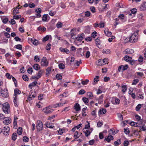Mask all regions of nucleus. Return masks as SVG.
I'll return each instance as SVG.
<instances>
[{"label": "nucleus", "mask_w": 146, "mask_h": 146, "mask_svg": "<svg viewBox=\"0 0 146 146\" xmlns=\"http://www.w3.org/2000/svg\"><path fill=\"white\" fill-rule=\"evenodd\" d=\"M140 9L141 11L146 10V2L143 3L141 5Z\"/></svg>", "instance_id": "nucleus-14"}, {"label": "nucleus", "mask_w": 146, "mask_h": 146, "mask_svg": "<svg viewBox=\"0 0 146 146\" xmlns=\"http://www.w3.org/2000/svg\"><path fill=\"white\" fill-rule=\"evenodd\" d=\"M139 82V80L138 79H135L133 80V82L132 83V85H136Z\"/></svg>", "instance_id": "nucleus-58"}, {"label": "nucleus", "mask_w": 146, "mask_h": 146, "mask_svg": "<svg viewBox=\"0 0 146 146\" xmlns=\"http://www.w3.org/2000/svg\"><path fill=\"white\" fill-rule=\"evenodd\" d=\"M60 50L62 52H65L66 54H68L70 52L66 48H60Z\"/></svg>", "instance_id": "nucleus-20"}, {"label": "nucleus", "mask_w": 146, "mask_h": 146, "mask_svg": "<svg viewBox=\"0 0 146 146\" xmlns=\"http://www.w3.org/2000/svg\"><path fill=\"white\" fill-rule=\"evenodd\" d=\"M1 94L2 96L5 98H7L8 96V91L7 89L2 90L1 91Z\"/></svg>", "instance_id": "nucleus-8"}, {"label": "nucleus", "mask_w": 146, "mask_h": 146, "mask_svg": "<svg viewBox=\"0 0 146 146\" xmlns=\"http://www.w3.org/2000/svg\"><path fill=\"white\" fill-rule=\"evenodd\" d=\"M76 28H74L72 29L70 32V35H75V34L76 33Z\"/></svg>", "instance_id": "nucleus-39"}, {"label": "nucleus", "mask_w": 146, "mask_h": 146, "mask_svg": "<svg viewBox=\"0 0 146 146\" xmlns=\"http://www.w3.org/2000/svg\"><path fill=\"white\" fill-rule=\"evenodd\" d=\"M136 126L139 127L141 131H146V125H145V124H141V125H137Z\"/></svg>", "instance_id": "nucleus-11"}, {"label": "nucleus", "mask_w": 146, "mask_h": 146, "mask_svg": "<svg viewBox=\"0 0 146 146\" xmlns=\"http://www.w3.org/2000/svg\"><path fill=\"white\" fill-rule=\"evenodd\" d=\"M122 88V92L123 93L125 92L127 90V86L126 85H122L121 86Z\"/></svg>", "instance_id": "nucleus-30"}, {"label": "nucleus", "mask_w": 146, "mask_h": 146, "mask_svg": "<svg viewBox=\"0 0 146 146\" xmlns=\"http://www.w3.org/2000/svg\"><path fill=\"white\" fill-rule=\"evenodd\" d=\"M87 95L90 98V99H92V97L93 96V95L92 93L90 92H88L87 93Z\"/></svg>", "instance_id": "nucleus-47"}, {"label": "nucleus", "mask_w": 146, "mask_h": 146, "mask_svg": "<svg viewBox=\"0 0 146 146\" xmlns=\"http://www.w3.org/2000/svg\"><path fill=\"white\" fill-rule=\"evenodd\" d=\"M124 58L125 60L127 62H129L132 59L131 57H129L128 56H125Z\"/></svg>", "instance_id": "nucleus-25"}, {"label": "nucleus", "mask_w": 146, "mask_h": 146, "mask_svg": "<svg viewBox=\"0 0 146 146\" xmlns=\"http://www.w3.org/2000/svg\"><path fill=\"white\" fill-rule=\"evenodd\" d=\"M106 112V110L104 108H102L100 109L99 112V114H105Z\"/></svg>", "instance_id": "nucleus-23"}, {"label": "nucleus", "mask_w": 146, "mask_h": 146, "mask_svg": "<svg viewBox=\"0 0 146 146\" xmlns=\"http://www.w3.org/2000/svg\"><path fill=\"white\" fill-rule=\"evenodd\" d=\"M48 63L46 58L43 57L42 58L41 64L42 66H48Z\"/></svg>", "instance_id": "nucleus-7"}, {"label": "nucleus", "mask_w": 146, "mask_h": 146, "mask_svg": "<svg viewBox=\"0 0 146 146\" xmlns=\"http://www.w3.org/2000/svg\"><path fill=\"white\" fill-rule=\"evenodd\" d=\"M113 137L111 135H109L108 136L105 137L104 141H107L108 142H110L111 140H113Z\"/></svg>", "instance_id": "nucleus-13"}, {"label": "nucleus", "mask_w": 146, "mask_h": 146, "mask_svg": "<svg viewBox=\"0 0 146 146\" xmlns=\"http://www.w3.org/2000/svg\"><path fill=\"white\" fill-rule=\"evenodd\" d=\"M139 31L137 30L131 35L129 40L130 42L133 43L137 42L138 39V35Z\"/></svg>", "instance_id": "nucleus-1"}, {"label": "nucleus", "mask_w": 146, "mask_h": 146, "mask_svg": "<svg viewBox=\"0 0 146 146\" xmlns=\"http://www.w3.org/2000/svg\"><path fill=\"white\" fill-rule=\"evenodd\" d=\"M22 78L25 81H28L29 80L28 77L25 75H24L23 76Z\"/></svg>", "instance_id": "nucleus-49"}, {"label": "nucleus", "mask_w": 146, "mask_h": 146, "mask_svg": "<svg viewBox=\"0 0 146 146\" xmlns=\"http://www.w3.org/2000/svg\"><path fill=\"white\" fill-rule=\"evenodd\" d=\"M36 94L35 93L33 95H30L28 98V100L30 101L33 99L32 98H35L36 97Z\"/></svg>", "instance_id": "nucleus-26"}, {"label": "nucleus", "mask_w": 146, "mask_h": 146, "mask_svg": "<svg viewBox=\"0 0 146 146\" xmlns=\"http://www.w3.org/2000/svg\"><path fill=\"white\" fill-rule=\"evenodd\" d=\"M82 100L86 104L89 105L88 103L89 100L88 98H86L84 97L82 98Z\"/></svg>", "instance_id": "nucleus-31"}, {"label": "nucleus", "mask_w": 146, "mask_h": 146, "mask_svg": "<svg viewBox=\"0 0 146 146\" xmlns=\"http://www.w3.org/2000/svg\"><path fill=\"white\" fill-rule=\"evenodd\" d=\"M56 26L58 28H61L62 26V24L61 22H59L56 25Z\"/></svg>", "instance_id": "nucleus-44"}, {"label": "nucleus", "mask_w": 146, "mask_h": 146, "mask_svg": "<svg viewBox=\"0 0 146 146\" xmlns=\"http://www.w3.org/2000/svg\"><path fill=\"white\" fill-rule=\"evenodd\" d=\"M141 107V105L140 104H138L135 108V110L137 111H139Z\"/></svg>", "instance_id": "nucleus-48"}, {"label": "nucleus", "mask_w": 146, "mask_h": 146, "mask_svg": "<svg viewBox=\"0 0 146 146\" xmlns=\"http://www.w3.org/2000/svg\"><path fill=\"white\" fill-rule=\"evenodd\" d=\"M6 76L8 79H11V77H13L9 73H7Z\"/></svg>", "instance_id": "nucleus-59"}, {"label": "nucleus", "mask_w": 146, "mask_h": 146, "mask_svg": "<svg viewBox=\"0 0 146 146\" xmlns=\"http://www.w3.org/2000/svg\"><path fill=\"white\" fill-rule=\"evenodd\" d=\"M52 69V67H48L46 69V76H48L50 73H51V71Z\"/></svg>", "instance_id": "nucleus-16"}, {"label": "nucleus", "mask_w": 146, "mask_h": 146, "mask_svg": "<svg viewBox=\"0 0 146 146\" xmlns=\"http://www.w3.org/2000/svg\"><path fill=\"white\" fill-rule=\"evenodd\" d=\"M62 106V103H56L55 104L53 105L52 106L53 108H57L58 107H60L61 106Z\"/></svg>", "instance_id": "nucleus-32"}, {"label": "nucleus", "mask_w": 146, "mask_h": 146, "mask_svg": "<svg viewBox=\"0 0 146 146\" xmlns=\"http://www.w3.org/2000/svg\"><path fill=\"white\" fill-rule=\"evenodd\" d=\"M108 58H105L102 60L103 64L104 65L106 64L108 62Z\"/></svg>", "instance_id": "nucleus-52"}, {"label": "nucleus", "mask_w": 146, "mask_h": 146, "mask_svg": "<svg viewBox=\"0 0 146 146\" xmlns=\"http://www.w3.org/2000/svg\"><path fill=\"white\" fill-rule=\"evenodd\" d=\"M97 32L96 31L94 32L92 34V36L94 38H95L97 36Z\"/></svg>", "instance_id": "nucleus-60"}, {"label": "nucleus", "mask_w": 146, "mask_h": 146, "mask_svg": "<svg viewBox=\"0 0 146 146\" xmlns=\"http://www.w3.org/2000/svg\"><path fill=\"white\" fill-rule=\"evenodd\" d=\"M50 123H48V122H46V126L48 128H52L54 127V126L52 125H50Z\"/></svg>", "instance_id": "nucleus-36"}, {"label": "nucleus", "mask_w": 146, "mask_h": 146, "mask_svg": "<svg viewBox=\"0 0 146 146\" xmlns=\"http://www.w3.org/2000/svg\"><path fill=\"white\" fill-rule=\"evenodd\" d=\"M48 15L47 14L44 15L42 17V21H43L45 22L46 21L47 19Z\"/></svg>", "instance_id": "nucleus-37"}, {"label": "nucleus", "mask_w": 146, "mask_h": 146, "mask_svg": "<svg viewBox=\"0 0 146 146\" xmlns=\"http://www.w3.org/2000/svg\"><path fill=\"white\" fill-rule=\"evenodd\" d=\"M2 109L5 114H9L10 112L9 105L7 102L3 104Z\"/></svg>", "instance_id": "nucleus-2"}, {"label": "nucleus", "mask_w": 146, "mask_h": 146, "mask_svg": "<svg viewBox=\"0 0 146 146\" xmlns=\"http://www.w3.org/2000/svg\"><path fill=\"white\" fill-rule=\"evenodd\" d=\"M85 92H86L84 90H83V89H82V90H80L79 91L78 94H80V95H82V94H84L85 93Z\"/></svg>", "instance_id": "nucleus-55"}, {"label": "nucleus", "mask_w": 146, "mask_h": 146, "mask_svg": "<svg viewBox=\"0 0 146 146\" xmlns=\"http://www.w3.org/2000/svg\"><path fill=\"white\" fill-rule=\"evenodd\" d=\"M128 66L127 65H126L125 66L121 65L119 67L118 71L119 72H120V71L125 70L128 68Z\"/></svg>", "instance_id": "nucleus-9"}, {"label": "nucleus", "mask_w": 146, "mask_h": 146, "mask_svg": "<svg viewBox=\"0 0 146 146\" xmlns=\"http://www.w3.org/2000/svg\"><path fill=\"white\" fill-rule=\"evenodd\" d=\"M9 22L11 25L15 24L16 23L15 21L13 19H11L10 21H9Z\"/></svg>", "instance_id": "nucleus-64"}, {"label": "nucleus", "mask_w": 146, "mask_h": 146, "mask_svg": "<svg viewBox=\"0 0 146 146\" xmlns=\"http://www.w3.org/2000/svg\"><path fill=\"white\" fill-rule=\"evenodd\" d=\"M17 135L16 133H13L12 135V139L13 141H15L17 139Z\"/></svg>", "instance_id": "nucleus-45"}, {"label": "nucleus", "mask_w": 146, "mask_h": 146, "mask_svg": "<svg viewBox=\"0 0 146 146\" xmlns=\"http://www.w3.org/2000/svg\"><path fill=\"white\" fill-rule=\"evenodd\" d=\"M49 36L48 35L46 36L45 37L43 38L42 41L45 42L48 40L49 38Z\"/></svg>", "instance_id": "nucleus-54"}, {"label": "nucleus", "mask_w": 146, "mask_h": 146, "mask_svg": "<svg viewBox=\"0 0 146 146\" xmlns=\"http://www.w3.org/2000/svg\"><path fill=\"white\" fill-rule=\"evenodd\" d=\"M104 32L106 35L108 37L110 36L111 35V33L107 30H105Z\"/></svg>", "instance_id": "nucleus-29"}, {"label": "nucleus", "mask_w": 146, "mask_h": 146, "mask_svg": "<svg viewBox=\"0 0 146 146\" xmlns=\"http://www.w3.org/2000/svg\"><path fill=\"white\" fill-rule=\"evenodd\" d=\"M23 141L25 142H27L29 141V138L28 137L26 136H24L23 137Z\"/></svg>", "instance_id": "nucleus-40"}, {"label": "nucleus", "mask_w": 146, "mask_h": 146, "mask_svg": "<svg viewBox=\"0 0 146 146\" xmlns=\"http://www.w3.org/2000/svg\"><path fill=\"white\" fill-rule=\"evenodd\" d=\"M91 115L94 116V118H96V111L95 110L93 111L91 113Z\"/></svg>", "instance_id": "nucleus-57"}, {"label": "nucleus", "mask_w": 146, "mask_h": 146, "mask_svg": "<svg viewBox=\"0 0 146 146\" xmlns=\"http://www.w3.org/2000/svg\"><path fill=\"white\" fill-rule=\"evenodd\" d=\"M22 133V127H19L17 129V133L19 135H21Z\"/></svg>", "instance_id": "nucleus-41"}, {"label": "nucleus", "mask_w": 146, "mask_h": 146, "mask_svg": "<svg viewBox=\"0 0 146 146\" xmlns=\"http://www.w3.org/2000/svg\"><path fill=\"white\" fill-rule=\"evenodd\" d=\"M118 18L120 19H123L124 18V15L123 14H120L119 15Z\"/></svg>", "instance_id": "nucleus-63"}, {"label": "nucleus", "mask_w": 146, "mask_h": 146, "mask_svg": "<svg viewBox=\"0 0 146 146\" xmlns=\"http://www.w3.org/2000/svg\"><path fill=\"white\" fill-rule=\"evenodd\" d=\"M99 77L98 76H96L94 78V82L93 83V85L95 84V83L98 82L99 81Z\"/></svg>", "instance_id": "nucleus-34"}, {"label": "nucleus", "mask_w": 146, "mask_h": 146, "mask_svg": "<svg viewBox=\"0 0 146 146\" xmlns=\"http://www.w3.org/2000/svg\"><path fill=\"white\" fill-rule=\"evenodd\" d=\"M105 23L104 22L101 21L99 23V26L100 27L104 28V25Z\"/></svg>", "instance_id": "nucleus-46"}, {"label": "nucleus", "mask_w": 146, "mask_h": 146, "mask_svg": "<svg viewBox=\"0 0 146 146\" xmlns=\"http://www.w3.org/2000/svg\"><path fill=\"white\" fill-rule=\"evenodd\" d=\"M80 133H78V131H75L74 134V137H76V138H78L80 136Z\"/></svg>", "instance_id": "nucleus-35"}, {"label": "nucleus", "mask_w": 146, "mask_h": 146, "mask_svg": "<svg viewBox=\"0 0 146 146\" xmlns=\"http://www.w3.org/2000/svg\"><path fill=\"white\" fill-rule=\"evenodd\" d=\"M21 17V16L20 15H14L13 16V18L15 19H18L20 18Z\"/></svg>", "instance_id": "nucleus-62"}, {"label": "nucleus", "mask_w": 146, "mask_h": 146, "mask_svg": "<svg viewBox=\"0 0 146 146\" xmlns=\"http://www.w3.org/2000/svg\"><path fill=\"white\" fill-rule=\"evenodd\" d=\"M59 68L61 69H64L65 68L64 64L62 63H60L58 65Z\"/></svg>", "instance_id": "nucleus-43"}, {"label": "nucleus", "mask_w": 146, "mask_h": 146, "mask_svg": "<svg viewBox=\"0 0 146 146\" xmlns=\"http://www.w3.org/2000/svg\"><path fill=\"white\" fill-rule=\"evenodd\" d=\"M10 129L9 127L7 126H5L2 129V132L4 135H9Z\"/></svg>", "instance_id": "nucleus-5"}, {"label": "nucleus", "mask_w": 146, "mask_h": 146, "mask_svg": "<svg viewBox=\"0 0 146 146\" xmlns=\"http://www.w3.org/2000/svg\"><path fill=\"white\" fill-rule=\"evenodd\" d=\"M56 76L58 80H60L62 79V76L60 74H57Z\"/></svg>", "instance_id": "nucleus-53"}, {"label": "nucleus", "mask_w": 146, "mask_h": 146, "mask_svg": "<svg viewBox=\"0 0 146 146\" xmlns=\"http://www.w3.org/2000/svg\"><path fill=\"white\" fill-rule=\"evenodd\" d=\"M34 60L36 62H39L40 60V58L38 56H35L34 57Z\"/></svg>", "instance_id": "nucleus-42"}, {"label": "nucleus", "mask_w": 146, "mask_h": 146, "mask_svg": "<svg viewBox=\"0 0 146 146\" xmlns=\"http://www.w3.org/2000/svg\"><path fill=\"white\" fill-rule=\"evenodd\" d=\"M120 100L117 98L115 97L113 98L111 100V103L112 104H119Z\"/></svg>", "instance_id": "nucleus-10"}, {"label": "nucleus", "mask_w": 146, "mask_h": 146, "mask_svg": "<svg viewBox=\"0 0 146 146\" xmlns=\"http://www.w3.org/2000/svg\"><path fill=\"white\" fill-rule=\"evenodd\" d=\"M74 108L76 111H78L81 110V107L80 105L78 103H76L74 105Z\"/></svg>", "instance_id": "nucleus-15"}, {"label": "nucleus", "mask_w": 146, "mask_h": 146, "mask_svg": "<svg viewBox=\"0 0 146 146\" xmlns=\"http://www.w3.org/2000/svg\"><path fill=\"white\" fill-rule=\"evenodd\" d=\"M53 108L52 106H49L48 107H46L43 109V111L44 113L46 114H48L52 112L54 110L52 109H51L52 108Z\"/></svg>", "instance_id": "nucleus-3"}, {"label": "nucleus", "mask_w": 146, "mask_h": 146, "mask_svg": "<svg viewBox=\"0 0 146 146\" xmlns=\"http://www.w3.org/2000/svg\"><path fill=\"white\" fill-rule=\"evenodd\" d=\"M15 48L19 50H22V45L21 44H17L15 46Z\"/></svg>", "instance_id": "nucleus-51"}, {"label": "nucleus", "mask_w": 146, "mask_h": 146, "mask_svg": "<svg viewBox=\"0 0 146 146\" xmlns=\"http://www.w3.org/2000/svg\"><path fill=\"white\" fill-rule=\"evenodd\" d=\"M37 84V82L35 81L29 85V87L30 88V89H31L33 87L35 86Z\"/></svg>", "instance_id": "nucleus-19"}, {"label": "nucleus", "mask_w": 146, "mask_h": 146, "mask_svg": "<svg viewBox=\"0 0 146 146\" xmlns=\"http://www.w3.org/2000/svg\"><path fill=\"white\" fill-rule=\"evenodd\" d=\"M126 54H132L134 52L133 50L131 49H127L124 51Z\"/></svg>", "instance_id": "nucleus-17"}, {"label": "nucleus", "mask_w": 146, "mask_h": 146, "mask_svg": "<svg viewBox=\"0 0 146 146\" xmlns=\"http://www.w3.org/2000/svg\"><path fill=\"white\" fill-rule=\"evenodd\" d=\"M84 34H82L80 35H78V36L75 38L76 40L78 41H82L84 38Z\"/></svg>", "instance_id": "nucleus-12"}, {"label": "nucleus", "mask_w": 146, "mask_h": 146, "mask_svg": "<svg viewBox=\"0 0 146 146\" xmlns=\"http://www.w3.org/2000/svg\"><path fill=\"white\" fill-rule=\"evenodd\" d=\"M19 6H20V5H19L16 7L15 8H14V10H13V14H16L17 13H19L18 9H21V7L19 8Z\"/></svg>", "instance_id": "nucleus-18"}, {"label": "nucleus", "mask_w": 146, "mask_h": 146, "mask_svg": "<svg viewBox=\"0 0 146 146\" xmlns=\"http://www.w3.org/2000/svg\"><path fill=\"white\" fill-rule=\"evenodd\" d=\"M14 95H17L21 93V91L18 88L15 89L14 90Z\"/></svg>", "instance_id": "nucleus-28"}, {"label": "nucleus", "mask_w": 146, "mask_h": 146, "mask_svg": "<svg viewBox=\"0 0 146 146\" xmlns=\"http://www.w3.org/2000/svg\"><path fill=\"white\" fill-rule=\"evenodd\" d=\"M33 67L35 70H38L40 69V66L38 64H34Z\"/></svg>", "instance_id": "nucleus-27"}, {"label": "nucleus", "mask_w": 146, "mask_h": 146, "mask_svg": "<svg viewBox=\"0 0 146 146\" xmlns=\"http://www.w3.org/2000/svg\"><path fill=\"white\" fill-rule=\"evenodd\" d=\"M89 82V80L88 79H86L84 80H82L81 83L82 85H85L87 84Z\"/></svg>", "instance_id": "nucleus-38"}, {"label": "nucleus", "mask_w": 146, "mask_h": 146, "mask_svg": "<svg viewBox=\"0 0 146 146\" xmlns=\"http://www.w3.org/2000/svg\"><path fill=\"white\" fill-rule=\"evenodd\" d=\"M36 127L37 130L40 131L43 129V124L42 122L39 120L37 121L36 123Z\"/></svg>", "instance_id": "nucleus-4"}, {"label": "nucleus", "mask_w": 146, "mask_h": 146, "mask_svg": "<svg viewBox=\"0 0 146 146\" xmlns=\"http://www.w3.org/2000/svg\"><path fill=\"white\" fill-rule=\"evenodd\" d=\"M121 143V139H119L114 142V145L115 146H118Z\"/></svg>", "instance_id": "nucleus-21"}, {"label": "nucleus", "mask_w": 146, "mask_h": 146, "mask_svg": "<svg viewBox=\"0 0 146 146\" xmlns=\"http://www.w3.org/2000/svg\"><path fill=\"white\" fill-rule=\"evenodd\" d=\"M44 72V70H40L39 71L38 73L37 74V76H38L37 79H38L40 78L42 76V74Z\"/></svg>", "instance_id": "nucleus-22"}, {"label": "nucleus", "mask_w": 146, "mask_h": 146, "mask_svg": "<svg viewBox=\"0 0 146 146\" xmlns=\"http://www.w3.org/2000/svg\"><path fill=\"white\" fill-rule=\"evenodd\" d=\"M29 74H31L33 72V69L32 68H29L27 70Z\"/></svg>", "instance_id": "nucleus-61"}, {"label": "nucleus", "mask_w": 146, "mask_h": 146, "mask_svg": "<svg viewBox=\"0 0 146 146\" xmlns=\"http://www.w3.org/2000/svg\"><path fill=\"white\" fill-rule=\"evenodd\" d=\"M11 122V119L9 117H5L3 119V123L5 125H8Z\"/></svg>", "instance_id": "nucleus-6"}, {"label": "nucleus", "mask_w": 146, "mask_h": 146, "mask_svg": "<svg viewBox=\"0 0 146 146\" xmlns=\"http://www.w3.org/2000/svg\"><path fill=\"white\" fill-rule=\"evenodd\" d=\"M31 42L35 45H37L38 44V41L36 39L34 38L32 39L31 40Z\"/></svg>", "instance_id": "nucleus-24"}, {"label": "nucleus", "mask_w": 146, "mask_h": 146, "mask_svg": "<svg viewBox=\"0 0 146 146\" xmlns=\"http://www.w3.org/2000/svg\"><path fill=\"white\" fill-rule=\"evenodd\" d=\"M85 133V135L86 137L88 136L91 133V131L87 130L85 131H84Z\"/></svg>", "instance_id": "nucleus-33"}, {"label": "nucleus", "mask_w": 146, "mask_h": 146, "mask_svg": "<svg viewBox=\"0 0 146 146\" xmlns=\"http://www.w3.org/2000/svg\"><path fill=\"white\" fill-rule=\"evenodd\" d=\"M137 10L135 8H133L131 10V13L132 14H135L136 13Z\"/></svg>", "instance_id": "nucleus-56"}, {"label": "nucleus", "mask_w": 146, "mask_h": 146, "mask_svg": "<svg viewBox=\"0 0 146 146\" xmlns=\"http://www.w3.org/2000/svg\"><path fill=\"white\" fill-rule=\"evenodd\" d=\"M35 6V5L33 3H30L29 5V7L31 8H33Z\"/></svg>", "instance_id": "nucleus-50"}]
</instances>
